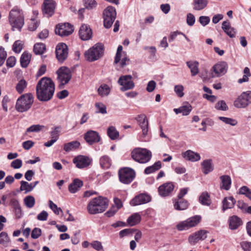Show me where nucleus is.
<instances>
[{
    "label": "nucleus",
    "instance_id": "obj_19",
    "mask_svg": "<svg viewBox=\"0 0 251 251\" xmlns=\"http://www.w3.org/2000/svg\"><path fill=\"white\" fill-rule=\"evenodd\" d=\"M174 189V185L172 182H167L160 185L158 188L159 194L161 197L169 196Z\"/></svg>",
    "mask_w": 251,
    "mask_h": 251
},
{
    "label": "nucleus",
    "instance_id": "obj_25",
    "mask_svg": "<svg viewBox=\"0 0 251 251\" xmlns=\"http://www.w3.org/2000/svg\"><path fill=\"white\" fill-rule=\"evenodd\" d=\"M182 156L185 159L191 162L197 161L201 159V156L199 153L191 150H187L182 153Z\"/></svg>",
    "mask_w": 251,
    "mask_h": 251
},
{
    "label": "nucleus",
    "instance_id": "obj_40",
    "mask_svg": "<svg viewBox=\"0 0 251 251\" xmlns=\"http://www.w3.org/2000/svg\"><path fill=\"white\" fill-rule=\"evenodd\" d=\"M107 135L111 140H115L119 136V132L113 126H110L107 129Z\"/></svg>",
    "mask_w": 251,
    "mask_h": 251
},
{
    "label": "nucleus",
    "instance_id": "obj_33",
    "mask_svg": "<svg viewBox=\"0 0 251 251\" xmlns=\"http://www.w3.org/2000/svg\"><path fill=\"white\" fill-rule=\"evenodd\" d=\"M187 65L190 69L192 76H195L199 73V62L197 61H190L186 62Z\"/></svg>",
    "mask_w": 251,
    "mask_h": 251
},
{
    "label": "nucleus",
    "instance_id": "obj_22",
    "mask_svg": "<svg viewBox=\"0 0 251 251\" xmlns=\"http://www.w3.org/2000/svg\"><path fill=\"white\" fill-rule=\"evenodd\" d=\"M79 35L82 40L86 41L92 37V31L88 25H82L80 27Z\"/></svg>",
    "mask_w": 251,
    "mask_h": 251
},
{
    "label": "nucleus",
    "instance_id": "obj_30",
    "mask_svg": "<svg viewBox=\"0 0 251 251\" xmlns=\"http://www.w3.org/2000/svg\"><path fill=\"white\" fill-rule=\"evenodd\" d=\"M236 202V200L233 197H226L224 199L223 203V211L232 208Z\"/></svg>",
    "mask_w": 251,
    "mask_h": 251
},
{
    "label": "nucleus",
    "instance_id": "obj_28",
    "mask_svg": "<svg viewBox=\"0 0 251 251\" xmlns=\"http://www.w3.org/2000/svg\"><path fill=\"white\" fill-rule=\"evenodd\" d=\"M83 185V182L78 178L73 180V182L69 185V191L71 193H75L77 192Z\"/></svg>",
    "mask_w": 251,
    "mask_h": 251
},
{
    "label": "nucleus",
    "instance_id": "obj_12",
    "mask_svg": "<svg viewBox=\"0 0 251 251\" xmlns=\"http://www.w3.org/2000/svg\"><path fill=\"white\" fill-rule=\"evenodd\" d=\"M132 79V76L130 75H125L120 76L118 83L122 86L120 89L122 91L132 89L134 87V83Z\"/></svg>",
    "mask_w": 251,
    "mask_h": 251
},
{
    "label": "nucleus",
    "instance_id": "obj_58",
    "mask_svg": "<svg viewBox=\"0 0 251 251\" xmlns=\"http://www.w3.org/2000/svg\"><path fill=\"white\" fill-rule=\"evenodd\" d=\"M7 54L4 49L0 46V66L5 62Z\"/></svg>",
    "mask_w": 251,
    "mask_h": 251
},
{
    "label": "nucleus",
    "instance_id": "obj_43",
    "mask_svg": "<svg viewBox=\"0 0 251 251\" xmlns=\"http://www.w3.org/2000/svg\"><path fill=\"white\" fill-rule=\"evenodd\" d=\"M101 167L104 169L109 168L111 165V161L109 157L107 155L102 156L100 160Z\"/></svg>",
    "mask_w": 251,
    "mask_h": 251
},
{
    "label": "nucleus",
    "instance_id": "obj_48",
    "mask_svg": "<svg viewBox=\"0 0 251 251\" xmlns=\"http://www.w3.org/2000/svg\"><path fill=\"white\" fill-rule=\"evenodd\" d=\"M24 201L25 206L29 208H32L35 203V199L32 196L25 197L24 200Z\"/></svg>",
    "mask_w": 251,
    "mask_h": 251
},
{
    "label": "nucleus",
    "instance_id": "obj_57",
    "mask_svg": "<svg viewBox=\"0 0 251 251\" xmlns=\"http://www.w3.org/2000/svg\"><path fill=\"white\" fill-rule=\"evenodd\" d=\"M49 207L56 214L59 215L60 212H62L61 209L57 207L56 204L51 200L49 201Z\"/></svg>",
    "mask_w": 251,
    "mask_h": 251
},
{
    "label": "nucleus",
    "instance_id": "obj_29",
    "mask_svg": "<svg viewBox=\"0 0 251 251\" xmlns=\"http://www.w3.org/2000/svg\"><path fill=\"white\" fill-rule=\"evenodd\" d=\"M192 109V106L188 103H187L185 105H183L178 108H175L174 111L176 114L181 113L183 116H187L190 114Z\"/></svg>",
    "mask_w": 251,
    "mask_h": 251
},
{
    "label": "nucleus",
    "instance_id": "obj_23",
    "mask_svg": "<svg viewBox=\"0 0 251 251\" xmlns=\"http://www.w3.org/2000/svg\"><path fill=\"white\" fill-rule=\"evenodd\" d=\"M137 120L139 122L140 126L142 129V135L143 137H146L149 131L148 120L145 115H138Z\"/></svg>",
    "mask_w": 251,
    "mask_h": 251
},
{
    "label": "nucleus",
    "instance_id": "obj_42",
    "mask_svg": "<svg viewBox=\"0 0 251 251\" xmlns=\"http://www.w3.org/2000/svg\"><path fill=\"white\" fill-rule=\"evenodd\" d=\"M79 146V142L76 141H72L65 144L64 146V150L67 152H69L76 149Z\"/></svg>",
    "mask_w": 251,
    "mask_h": 251
},
{
    "label": "nucleus",
    "instance_id": "obj_13",
    "mask_svg": "<svg viewBox=\"0 0 251 251\" xmlns=\"http://www.w3.org/2000/svg\"><path fill=\"white\" fill-rule=\"evenodd\" d=\"M228 65L226 62H219L212 67L211 76L215 77L222 76L226 73Z\"/></svg>",
    "mask_w": 251,
    "mask_h": 251
},
{
    "label": "nucleus",
    "instance_id": "obj_53",
    "mask_svg": "<svg viewBox=\"0 0 251 251\" xmlns=\"http://www.w3.org/2000/svg\"><path fill=\"white\" fill-rule=\"evenodd\" d=\"M45 126L43 125H35L30 126L29 127L27 128L26 132H39L43 129Z\"/></svg>",
    "mask_w": 251,
    "mask_h": 251
},
{
    "label": "nucleus",
    "instance_id": "obj_2",
    "mask_svg": "<svg viewBox=\"0 0 251 251\" xmlns=\"http://www.w3.org/2000/svg\"><path fill=\"white\" fill-rule=\"evenodd\" d=\"M108 201L102 197L92 200L88 203L87 208L90 214H96L103 212L107 208Z\"/></svg>",
    "mask_w": 251,
    "mask_h": 251
},
{
    "label": "nucleus",
    "instance_id": "obj_32",
    "mask_svg": "<svg viewBox=\"0 0 251 251\" xmlns=\"http://www.w3.org/2000/svg\"><path fill=\"white\" fill-rule=\"evenodd\" d=\"M212 162L211 159H206L201 163L202 171L204 174L206 175L213 170L214 167Z\"/></svg>",
    "mask_w": 251,
    "mask_h": 251
},
{
    "label": "nucleus",
    "instance_id": "obj_55",
    "mask_svg": "<svg viewBox=\"0 0 251 251\" xmlns=\"http://www.w3.org/2000/svg\"><path fill=\"white\" fill-rule=\"evenodd\" d=\"M90 245L97 251H102L103 249L101 243L99 241H94L91 243Z\"/></svg>",
    "mask_w": 251,
    "mask_h": 251
},
{
    "label": "nucleus",
    "instance_id": "obj_15",
    "mask_svg": "<svg viewBox=\"0 0 251 251\" xmlns=\"http://www.w3.org/2000/svg\"><path fill=\"white\" fill-rule=\"evenodd\" d=\"M55 53L58 61L63 62L68 57V49L67 46L63 43L58 44L56 47Z\"/></svg>",
    "mask_w": 251,
    "mask_h": 251
},
{
    "label": "nucleus",
    "instance_id": "obj_41",
    "mask_svg": "<svg viewBox=\"0 0 251 251\" xmlns=\"http://www.w3.org/2000/svg\"><path fill=\"white\" fill-rule=\"evenodd\" d=\"M110 92V88L108 85L105 84L101 85L98 89V92L99 95L101 97L108 96Z\"/></svg>",
    "mask_w": 251,
    "mask_h": 251
},
{
    "label": "nucleus",
    "instance_id": "obj_11",
    "mask_svg": "<svg viewBox=\"0 0 251 251\" xmlns=\"http://www.w3.org/2000/svg\"><path fill=\"white\" fill-rule=\"evenodd\" d=\"M201 219V217L200 216L197 215L192 217L178 224L177 228L179 230L188 229L190 227L196 226L200 223Z\"/></svg>",
    "mask_w": 251,
    "mask_h": 251
},
{
    "label": "nucleus",
    "instance_id": "obj_38",
    "mask_svg": "<svg viewBox=\"0 0 251 251\" xmlns=\"http://www.w3.org/2000/svg\"><path fill=\"white\" fill-rule=\"evenodd\" d=\"M161 167V162L159 161L155 162L153 165L147 167L145 170L144 173L146 174H150L152 173L159 169Z\"/></svg>",
    "mask_w": 251,
    "mask_h": 251
},
{
    "label": "nucleus",
    "instance_id": "obj_54",
    "mask_svg": "<svg viewBox=\"0 0 251 251\" xmlns=\"http://www.w3.org/2000/svg\"><path fill=\"white\" fill-rule=\"evenodd\" d=\"M61 127L60 126H57L54 128V129L51 131L50 136L52 139L57 141L59 138V133L60 132Z\"/></svg>",
    "mask_w": 251,
    "mask_h": 251
},
{
    "label": "nucleus",
    "instance_id": "obj_36",
    "mask_svg": "<svg viewBox=\"0 0 251 251\" xmlns=\"http://www.w3.org/2000/svg\"><path fill=\"white\" fill-rule=\"evenodd\" d=\"M141 220V217L138 213H135L131 215L127 220V223L130 226H134L139 224Z\"/></svg>",
    "mask_w": 251,
    "mask_h": 251
},
{
    "label": "nucleus",
    "instance_id": "obj_52",
    "mask_svg": "<svg viewBox=\"0 0 251 251\" xmlns=\"http://www.w3.org/2000/svg\"><path fill=\"white\" fill-rule=\"evenodd\" d=\"M215 108L219 110L226 111L228 107L224 100L219 101L215 105Z\"/></svg>",
    "mask_w": 251,
    "mask_h": 251
},
{
    "label": "nucleus",
    "instance_id": "obj_31",
    "mask_svg": "<svg viewBox=\"0 0 251 251\" xmlns=\"http://www.w3.org/2000/svg\"><path fill=\"white\" fill-rule=\"evenodd\" d=\"M228 222L229 228L232 230L237 228L242 224L241 219L236 216L230 217Z\"/></svg>",
    "mask_w": 251,
    "mask_h": 251
},
{
    "label": "nucleus",
    "instance_id": "obj_44",
    "mask_svg": "<svg viewBox=\"0 0 251 251\" xmlns=\"http://www.w3.org/2000/svg\"><path fill=\"white\" fill-rule=\"evenodd\" d=\"M10 242V238L7 232L2 231L0 233V244L4 246H7Z\"/></svg>",
    "mask_w": 251,
    "mask_h": 251
},
{
    "label": "nucleus",
    "instance_id": "obj_62",
    "mask_svg": "<svg viewBox=\"0 0 251 251\" xmlns=\"http://www.w3.org/2000/svg\"><path fill=\"white\" fill-rule=\"evenodd\" d=\"M48 213L46 211H42L37 216V219L39 221H45L47 220Z\"/></svg>",
    "mask_w": 251,
    "mask_h": 251
},
{
    "label": "nucleus",
    "instance_id": "obj_6",
    "mask_svg": "<svg viewBox=\"0 0 251 251\" xmlns=\"http://www.w3.org/2000/svg\"><path fill=\"white\" fill-rule=\"evenodd\" d=\"M131 157L135 161L142 164L148 162L152 156L150 151L144 148H136L131 153Z\"/></svg>",
    "mask_w": 251,
    "mask_h": 251
},
{
    "label": "nucleus",
    "instance_id": "obj_24",
    "mask_svg": "<svg viewBox=\"0 0 251 251\" xmlns=\"http://www.w3.org/2000/svg\"><path fill=\"white\" fill-rule=\"evenodd\" d=\"M222 28L224 32L230 38H235L236 34V30L231 27L230 23L228 21H224L222 23Z\"/></svg>",
    "mask_w": 251,
    "mask_h": 251
},
{
    "label": "nucleus",
    "instance_id": "obj_26",
    "mask_svg": "<svg viewBox=\"0 0 251 251\" xmlns=\"http://www.w3.org/2000/svg\"><path fill=\"white\" fill-rule=\"evenodd\" d=\"M221 180L220 188L225 190H228L231 187V180L229 176L223 175L220 177Z\"/></svg>",
    "mask_w": 251,
    "mask_h": 251
},
{
    "label": "nucleus",
    "instance_id": "obj_27",
    "mask_svg": "<svg viewBox=\"0 0 251 251\" xmlns=\"http://www.w3.org/2000/svg\"><path fill=\"white\" fill-rule=\"evenodd\" d=\"M174 207L177 210H184L188 207V202L183 199H176L174 200Z\"/></svg>",
    "mask_w": 251,
    "mask_h": 251
},
{
    "label": "nucleus",
    "instance_id": "obj_20",
    "mask_svg": "<svg viewBox=\"0 0 251 251\" xmlns=\"http://www.w3.org/2000/svg\"><path fill=\"white\" fill-rule=\"evenodd\" d=\"M151 197L150 196L141 194L135 196L130 202V204L132 206H136L149 202L151 201Z\"/></svg>",
    "mask_w": 251,
    "mask_h": 251
},
{
    "label": "nucleus",
    "instance_id": "obj_51",
    "mask_svg": "<svg viewBox=\"0 0 251 251\" xmlns=\"http://www.w3.org/2000/svg\"><path fill=\"white\" fill-rule=\"evenodd\" d=\"M23 48V44L22 42L20 40L15 41L13 45V50L16 53L20 52Z\"/></svg>",
    "mask_w": 251,
    "mask_h": 251
},
{
    "label": "nucleus",
    "instance_id": "obj_3",
    "mask_svg": "<svg viewBox=\"0 0 251 251\" xmlns=\"http://www.w3.org/2000/svg\"><path fill=\"white\" fill-rule=\"evenodd\" d=\"M34 101V97L32 94L26 93L21 95L17 100L16 109L20 112L27 111L30 108Z\"/></svg>",
    "mask_w": 251,
    "mask_h": 251
},
{
    "label": "nucleus",
    "instance_id": "obj_63",
    "mask_svg": "<svg viewBox=\"0 0 251 251\" xmlns=\"http://www.w3.org/2000/svg\"><path fill=\"white\" fill-rule=\"evenodd\" d=\"M210 18L208 16H201L199 18V22L203 26L208 25L210 22Z\"/></svg>",
    "mask_w": 251,
    "mask_h": 251
},
{
    "label": "nucleus",
    "instance_id": "obj_37",
    "mask_svg": "<svg viewBox=\"0 0 251 251\" xmlns=\"http://www.w3.org/2000/svg\"><path fill=\"white\" fill-rule=\"evenodd\" d=\"M199 201L202 205H210L211 201L208 193L206 192L202 193L199 197Z\"/></svg>",
    "mask_w": 251,
    "mask_h": 251
},
{
    "label": "nucleus",
    "instance_id": "obj_10",
    "mask_svg": "<svg viewBox=\"0 0 251 251\" xmlns=\"http://www.w3.org/2000/svg\"><path fill=\"white\" fill-rule=\"evenodd\" d=\"M251 103V92L247 91L242 93L234 101L235 107L241 108L246 107Z\"/></svg>",
    "mask_w": 251,
    "mask_h": 251
},
{
    "label": "nucleus",
    "instance_id": "obj_21",
    "mask_svg": "<svg viewBox=\"0 0 251 251\" xmlns=\"http://www.w3.org/2000/svg\"><path fill=\"white\" fill-rule=\"evenodd\" d=\"M55 8V4L52 0H44L43 4V12L47 14L48 16H52Z\"/></svg>",
    "mask_w": 251,
    "mask_h": 251
},
{
    "label": "nucleus",
    "instance_id": "obj_34",
    "mask_svg": "<svg viewBox=\"0 0 251 251\" xmlns=\"http://www.w3.org/2000/svg\"><path fill=\"white\" fill-rule=\"evenodd\" d=\"M31 55L29 53L25 51L22 54L20 58V63L21 66L23 68H26L28 65L30 59Z\"/></svg>",
    "mask_w": 251,
    "mask_h": 251
},
{
    "label": "nucleus",
    "instance_id": "obj_8",
    "mask_svg": "<svg viewBox=\"0 0 251 251\" xmlns=\"http://www.w3.org/2000/svg\"><path fill=\"white\" fill-rule=\"evenodd\" d=\"M116 17V11L112 6H108L103 11V25L106 28H110Z\"/></svg>",
    "mask_w": 251,
    "mask_h": 251
},
{
    "label": "nucleus",
    "instance_id": "obj_59",
    "mask_svg": "<svg viewBox=\"0 0 251 251\" xmlns=\"http://www.w3.org/2000/svg\"><path fill=\"white\" fill-rule=\"evenodd\" d=\"M39 23L34 19H32L29 24L28 29L31 31L35 30L39 26Z\"/></svg>",
    "mask_w": 251,
    "mask_h": 251
},
{
    "label": "nucleus",
    "instance_id": "obj_17",
    "mask_svg": "<svg viewBox=\"0 0 251 251\" xmlns=\"http://www.w3.org/2000/svg\"><path fill=\"white\" fill-rule=\"evenodd\" d=\"M208 231L205 230H200L194 234L191 235L189 238V242L191 244H195L200 240H203L207 237Z\"/></svg>",
    "mask_w": 251,
    "mask_h": 251
},
{
    "label": "nucleus",
    "instance_id": "obj_14",
    "mask_svg": "<svg viewBox=\"0 0 251 251\" xmlns=\"http://www.w3.org/2000/svg\"><path fill=\"white\" fill-rule=\"evenodd\" d=\"M73 31V26L69 23L59 24L55 30V33L62 37L70 35Z\"/></svg>",
    "mask_w": 251,
    "mask_h": 251
},
{
    "label": "nucleus",
    "instance_id": "obj_60",
    "mask_svg": "<svg viewBox=\"0 0 251 251\" xmlns=\"http://www.w3.org/2000/svg\"><path fill=\"white\" fill-rule=\"evenodd\" d=\"M97 2L95 0H85V6L88 9H92L96 6Z\"/></svg>",
    "mask_w": 251,
    "mask_h": 251
},
{
    "label": "nucleus",
    "instance_id": "obj_9",
    "mask_svg": "<svg viewBox=\"0 0 251 251\" xmlns=\"http://www.w3.org/2000/svg\"><path fill=\"white\" fill-rule=\"evenodd\" d=\"M135 176V172L130 168H124L119 171L120 180L124 184L130 183L133 180Z\"/></svg>",
    "mask_w": 251,
    "mask_h": 251
},
{
    "label": "nucleus",
    "instance_id": "obj_5",
    "mask_svg": "<svg viewBox=\"0 0 251 251\" xmlns=\"http://www.w3.org/2000/svg\"><path fill=\"white\" fill-rule=\"evenodd\" d=\"M9 21L12 28H16L20 30L24 25V19L23 13L18 9H12L9 15Z\"/></svg>",
    "mask_w": 251,
    "mask_h": 251
},
{
    "label": "nucleus",
    "instance_id": "obj_18",
    "mask_svg": "<svg viewBox=\"0 0 251 251\" xmlns=\"http://www.w3.org/2000/svg\"><path fill=\"white\" fill-rule=\"evenodd\" d=\"M91 162V160L88 157L83 155L77 156L73 159V163L79 169L87 167Z\"/></svg>",
    "mask_w": 251,
    "mask_h": 251
},
{
    "label": "nucleus",
    "instance_id": "obj_39",
    "mask_svg": "<svg viewBox=\"0 0 251 251\" xmlns=\"http://www.w3.org/2000/svg\"><path fill=\"white\" fill-rule=\"evenodd\" d=\"M27 83L24 79H21L17 82L16 86V90L19 94L23 93L27 87Z\"/></svg>",
    "mask_w": 251,
    "mask_h": 251
},
{
    "label": "nucleus",
    "instance_id": "obj_46",
    "mask_svg": "<svg viewBox=\"0 0 251 251\" xmlns=\"http://www.w3.org/2000/svg\"><path fill=\"white\" fill-rule=\"evenodd\" d=\"M243 73L244 74L242 78L238 80V83L241 84L244 82H246L249 81V77L251 76V74L250 73V69L246 67L244 68Z\"/></svg>",
    "mask_w": 251,
    "mask_h": 251
},
{
    "label": "nucleus",
    "instance_id": "obj_49",
    "mask_svg": "<svg viewBox=\"0 0 251 251\" xmlns=\"http://www.w3.org/2000/svg\"><path fill=\"white\" fill-rule=\"evenodd\" d=\"M218 118L224 123L231 125L232 126H235L238 123L237 121L236 120L230 118H227L225 117H219Z\"/></svg>",
    "mask_w": 251,
    "mask_h": 251
},
{
    "label": "nucleus",
    "instance_id": "obj_35",
    "mask_svg": "<svg viewBox=\"0 0 251 251\" xmlns=\"http://www.w3.org/2000/svg\"><path fill=\"white\" fill-rule=\"evenodd\" d=\"M207 4V0H194L193 9L195 10H201L206 7Z\"/></svg>",
    "mask_w": 251,
    "mask_h": 251
},
{
    "label": "nucleus",
    "instance_id": "obj_1",
    "mask_svg": "<svg viewBox=\"0 0 251 251\" xmlns=\"http://www.w3.org/2000/svg\"><path fill=\"white\" fill-rule=\"evenodd\" d=\"M55 91V85L49 77H44L38 82L36 87V96L41 101H48L53 97Z\"/></svg>",
    "mask_w": 251,
    "mask_h": 251
},
{
    "label": "nucleus",
    "instance_id": "obj_16",
    "mask_svg": "<svg viewBox=\"0 0 251 251\" xmlns=\"http://www.w3.org/2000/svg\"><path fill=\"white\" fill-rule=\"evenodd\" d=\"M84 138L89 145H92L99 142L100 140V137L97 131L90 130L85 134Z\"/></svg>",
    "mask_w": 251,
    "mask_h": 251
},
{
    "label": "nucleus",
    "instance_id": "obj_47",
    "mask_svg": "<svg viewBox=\"0 0 251 251\" xmlns=\"http://www.w3.org/2000/svg\"><path fill=\"white\" fill-rule=\"evenodd\" d=\"M34 51L36 54H42L46 50V46L43 43H37L34 46Z\"/></svg>",
    "mask_w": 251,
    "mask_h": 251
},
{
    "label": "nucleus",
    "instance_id": "obj_56",
    "mask_svg": "<svg viewBox=\"0 0 251 251\" xmlns=\"http://www.w3.org/2000/svg\"><path fill=\"white\" fill-rule=\"evenodd\" d=\"M184 87L182 85H176L175 86L174 90L179 97H182L184 96Z\"/></svg>",
    "mask_w": 251,
    "mask_h": 251
},
{
    "label": "nucleus",
    "instance_id": "obj_7",
    "mask_svg": "<svg viewBox=\"0 0 251 251\" xmlns=\"http://www.w3.org/2000/svg\"><path fill=\"white\" fill-rule=\"evenodd\" d=\"M57 74V80L59 83V87L62 88L63 86L67 84L71 80L72 74L71 70L66 67H60L56 72Z\"/></svg>",
    "mask_w": 251,
    "mask_h": 251
},
{
    "label": "nucleus",
    "instance_id": "obj_61",
    "mask_svg": "<svg viewBox=\"0 0 251 251\" xmlns=\"http://www.w3.org/2000/svg\"><path fill=\"white\" fill-rule=\"evenodd\" d=\"M22 161L20 159H16L11 163V166L14 169H20L22 166Z\"/></svg>",
    "mask_w": 251,
    "mask_h": 251
},
{
    "label": "nucleus",
    "instance_id": "obj_64",
    "mask_svg": "<svg viewBox=\"0 0 251 251\" xmlns=\"http://www.w3.org/2000/svg\"><path fill=\"white\" fill-rule=\"evenodd\" d=\"M241 246L244 251H251V242L244 241L241 243Z\"/></svg>",
    "mask_w": 251,
    "mask_h": 251
},
{
    "label": "nucleus",
    "instance_id": "obj_4",
    "mask_svg": "<svg viewBox=\"0 0 251 251\" xmlns=\"http://www.w3.org/2000/svg\"><path fill=\"white\" fill-rule=\"evenodd\" d=\"M104 50L103 45L100 43H97L85 52V58L90 62L97 60L102 56Z\"/></svg>",
    "mask_w": 251,
    "mask_h": 251
},
{
    "label": "nucleus",
    "instance_id": "obj_45",
    "mask_svg": "<svg viewBox=\"0 0 251 251\" xmlns=\"http://www.w3.org/2000/svg\"><path fill=\"white\" fill-rule=\"evenodd\" d=\"M20 183V190L21 191H25V193L31 192L34 189L31 183H29L26 181L22 180Z\"/></svg>",
    "mask_w": 251,
    "mask_h": 251
},
{
    "label": "nucleus",
    "instance_id": "obj_50",
    "mask_svg": "<svg viewBox=\"0 0 251 251\" xmlns=\"http://www.w3.org/2000/svg\"><path fill=\"white\" fill-rule=\"evenodd\" d=\"M239 194L245 195L251 200V190L247 186H244L241 187L239 190Z\"/></svg>",
    "mask_w": 251,
    "mask_h": 251
}]
</instances>
